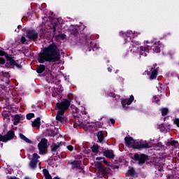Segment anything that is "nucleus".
<instances>
[{
    "label": "nucleus",
    "mask_w": 179,
    "mask_h": 179,
    "mask_svg": "<svg viewBox=\"0 0 179 179\" xmlns=\"http://www.w3.org/2000/svg\"><path fill=\"white\" fill-rule=\"evenodd\" d=\"M59 59V52L58 48L55 44H52L45 48L43 52L39 55L38 62L44 64V62H55Z\"/></svg>",
    "instance_id": "1"
},
{
    "label": "nucleus",
    "mask_w": 179,
    "mask_h": 179,
    "mask_svg": "<svg viewBox=\"0 0 179 179\" xmlns=\"http://www.w3.org/2000/svg\"><path fill=\"white\" fill-rule=\"evenodd\" d=\"M71 102H69L68 99H64L62 102L57 103L56 106L58 108V113L56 116V120L58 122H60L61 124L64 122V117H62V115L65 114V110L69 108Z\"/></svg>",
    "instance_id": "2"
},
{
    "label": "nucleus",
    "mask_w": 179,
    "mask_h": 179,
    "mask_svg": "<svg viewBox=\"0 0 179 179\" xmlns=\"http://www.w3.org/2000/svg\"><path fill=\"white\" fill-rule=\"evenodd\" d=\"M125 143L129 148H134V149H148L150 148L147 142L139 143L131 137L124 138Z\"/></svg>",
    "instance_id": "3"
},
{
    "label": "nucleus",
    "mask_w": 179,
    "mask_h": 179,
    "mask_svg": "<svg viewBox=\"0 0 179 179\" xmlns=\"http://www.w3.org/2000/svg\"><path fill=\"white\" fill-rule=\"evenodd\" d=\"M3 56L6 57V59L8 61V62L6 64L7 68H15V66H16L18 69H22V65L16 63V61H15L10 55L6 54L5 51L0 50V57Z\"/></svg>",
    "instance_id": "4"
},
{
    "label": "nucleus",
    "mask_w": 179,
    "mask_h": 179,
    "mask_svg": "<svg viewBox=\"0 0 179 179\" xmlns=\"http://www.w3.org/2000/svg\"><path fill=\"white\" fill-rule=\"evenodd\" d=\"M131 52L133 54H136V52L142 55L143 57H146L148 55V52H149V45L147 47H140L134 45L132 49L131 50Z\"/></svg>",
    "instance_id": "5"
},
{
    "label": "nucleus",
    "mask_w": 179,
    "mask_h": 179,
    "mask_svg": "<svg viewBox=\"0 0 179 179\" xmlns=\"http://www.w3.org/2000/svg\"><path fill=\"white\" fill-rule=\"evenodd\" d=\"M48 142V141H47V139L42 138L41 142L38 144L40 155H44L45 153V150H47Z\"/></svg>",
    "instance_id": "6"
},
{
    "label": "nucleus",
    "mask_w": 179,
    "mask_h": 179,
    "mask_svg": "<svg viewBox=\"0 0 179 179\" xmlns=\"http://www.w3.org/2000/svg\"><path fill=\"white\" fill-rule=\"evenodd\" d=\"M38 159H40V156L36 153L33 154L32 159L30 162V166L31 169H36L37 167V163H38Z\"/></svg>",
    "instance_id": "7"
},
{
    "label": "nucleus",
    "mask_w": 179,
    "mask_h": 179,
    "mask_svg": "<svg viewBox=\"0 0 179 179\" xmlns=\"http://www.w3.org/2000/svg\"><path fill=\"white\" fill-rule=\"evenodd\" d=\"M103 154L105 157H107V159H111L115 157V154L114 153V151L113 150L105 149L103 150Z\"/></svg>",
    "instance_id": "8"
},
{
    "label": "nucleus",
    "mask_w": 179,
    "mask_h": 179,
    "mask_svg": "<svg viewBox=\"0 0 179 179\" xmlns=\"http://www.w3.org/2000/svg\"><path fill=\"white\" fill-rule=\"evenodd\" d=\"M134 159L136 160H138L139 164H143L145 162H146L148 157L145 155H139V154H135L134 155Z\"/></svg>",
    "instance_id": "9"
},
{
    "label": "nucleus",
    "mask_w": 179,
    "mask_h": 179,
    "mask_svg": "<svg viewBox=\"0 0 179 179\" xmlns=\"http://www.w3.org/2000/svg\"><path fill=\"white\" fill-rule=\"evenodd\" d=\"M138 34H141L139 32H132V31H129L127 33L124 34V36L127 37L126 40L127 41H131V38H134V37H136Z\"/></svg>",
    "instance_id": "10"
},
{
    "label": "nucleus",
    "mask_w": 179,
    "mask_h": 179,
    "mask_svg": "<svg viewBox=\"0 0 179 179\" xmlns=\"http://www.w3.org/2000/svg\"><path fill=\"white\" fill-rule=\"evenodd\" d=\"M27 37L29 40H36L38 37V34L34 30H29L27 31Z\"/></svg>",
    "instance_id": "11"
},
{
    "label": "nucleus",
    "mask_w": 179,
    "mask_h": 179,
    "mask_svg": "<svg viewBox=\"0 0 179 179\" xmlns=\"http://www.w3.org/2000/svg\"><path fill=\"white\" fill-rule=\"evenodd\" d=\"M5 136L6 139H7V142H8V141H12V139L15 138V131L10 130L6 134Z\"/></svg>",
    "instance_id": "12"
},
{
    "label": "nucleus",
    "mask_w": 179,
    "mask_h": 179,
    "mask_svg": "<svg viewBox=\"0 0 179 179\" xmlns=\"http://www.w3.org/2000/svg\"><path fill=\"white\" fill-rule=\"evenodd\" d=\"M157 78V69H152L150 79L153 80Z\"/></svg>",
    "instance_id": "13"
},
{
    "label": "nucleus",
    "mask_w": 179,
    "mask_h": 179,
    "mask_svg": "<svg viewBox=\"0 0 179 179\" xmlns=\"http://www.w3.org/2000/svg\"><path fill=\"white\" fill-rule=\"evenodd\" d=\"M33 128H40V118H36L34 122H32Z\"/></svg>",
    "instance_id": "14"
},
{
    "label": "nucleus",
    "mask_w": 179,
    "mask_h": 179,
    "mask_svg": "<svg viewBox=\"0 0 179 179\" xmlns=\"http://www.w3.org/2000/svg\"><path fill=\"white\" fill-rule=\"evenodd\" d=\"M20 138L22 139V141H24L27 143H31V141L27 138L23 134H20Z\"/></svg>",
    "instance_id": "15"
},
{
    "label": "nucleus",
    "mask_w": 179,
    "mask_h": 179,
    "mask_svg": "<svg viewBox=\"0 0 179 179\" xmlns=\"http://www.w3.org/2000/svg\"><path fill=\"white\" fill-rule=\"evenodd\" d=\"M103 162L104 164H106V166H107V167L109 170H111V169L113 170H114V169H115L114 166H113V165L110 164V163H108L107 162V160H106V159L103 158Z\"/></svg>",
    "instance_id": "16"
},
{
    "label": "nucleus",
    "mask_w": 179,
    "mask_h": 179,
    "mask_svg": "<svg viewBox=\"0 0 179 179\" xmlns=\"http://www.w3.org/2000/svg\"><path fill=\"white\" fill-rule=\"evenodd\" d=\"M45 71V66L41 64L37 69L38 73H43V71Z\"/></svg>",
    "instance_id": "17"
},
{
    "label": "nucleus",
    "mask_w": 179,
    "mask_h": 179,
    "mask_svg": "<svg viewBox=\"0 0 179 179\" xmlns=\"http://www.w3.org/2000/svg\"><path fill=\"white\" fill-rule=\"evenodd\" d=\"M99 145H94L92 147V150L93 153H96V154L99 153Z\"/></svg>",
    "instance_id": "18"
},
{
    "label": "nucleus",
    "mask_w": 179,
    "mask_h": 179,
    "mask_svg": "<svg viewBox=\"0 0 179 179\" xmlns=\"http://www.w3.org/2000/svg\"><path fill=\"white\" fill-rule=\"evenodd\" d=\"M59 146H61L59 144H52L51 146L52 152H56V150H58V149H59Z\"/></svg>",
    "instance_id": "19"
},
{
    "label": "nucleus",
    "mask_w": 179,
    "mask_h": 179,
    "mask_svg": "<svg viewBox=\"0 0 179 179\" xmlns=\"http://www.w3.org/2000/svg\"><path fill=\"white\" fill-rule=\"evenodd\" d=\"M97 138L99 142H103V139H104V137L103 136V132L101 131L98 132Z\"/></svg>",
    "instance_id": "20"
},
{
    "label": "nucleus",
    "mask_w": 179,
    "mask_h": 179,
    "mask_svg": "<svg viewBox=\"0 0 179 179\" xmlns=\"http://www.w3.org/2000/svg\"><path fill=\"white\" fill-rule=\"evenodd\" d=\"M127 175H128V176H135V169H134V168L130 169L127 171Z\"/></svg>",
    "instance_id": "21"
},
{
    "label": "nucleus",
    "mask_w": 179,
    "mask_h": 179,
    "mask_svg": "<svg viewBox=\"0 0 179 179\" xmlns=\"http://www.w3.org/2000/svg\"><path fill=\"white\" fill-rule=\"evenodd\" d=\"M161 112L162 115H167L169 113V109L167 108H164L161 109Z\"/></svg>",
    "instance_id": "22"
},
{
    "label": "nucleus",
    "mask_w": 179,
    "mask_h": 179,
    "mask_svg": "<svg viewBox=\"0 0 179 179\" xmlns=\"http://www.w3.org/2000/svg\"><path fill=\"white\" fill-rule=\"evenodd\" d=\"M134 96H131L130 98L128 99V101L127 103V106H130V104L132 103V101H134Z\"/></svg>",
    "instance_id": "23"
},
{
    "label": "nucleus",
    "mask_w": 179,
    "mask_h": 179,
    "mask_svg": "<svg viewBox=\"0 0 179 179\" xmlns=\"http://www.w3.org/2000/svg\"><path fill=\"white\" fill-rule=\"evenodd\" d=\"M0 142H8L6 136H2L0 134Z\"/></svg>",
    "instance_id": "24"
},
{
    "label": "nucleus",
    "mask_w": 179,
    "mask_h": 179,
    "mask_svg": "<svg viewBox=\"0 0 179 179\" xmlns=\"http://www.w3.org/2000/svg\"><path fill=\"white\" fill-rule=\"evenodd\" d=\"M31 118H34V113H29L27 115V120H31Z\"/></svg>",
    "instance_id": "25"
},
{
    "label": "nucleus",
    "mask_w": 179,
    "mask_h": 179,
    "mask_svg": "<svg viewBox=\"0 0 179 179\" xmlns=\"http://www.w3.org/2000/svg\"><path fill=\"white\" fill-rule=\"evenodd\" d=\"M153 51H154V52H156V53L160 52V48H159V46H157V47L154 46Z\"/></svg>",
    "instance_id": "26"
},
{
    "label": "nucleus",
    "mask_w": 179,
    "mask_h": 179,
    "mask_svg": "<svg viewBox=\"0 0 179 179\" xmlns=\"http://www.w3.org/2000/svg\"><path fill=\"white\" fill-rule=\"evenodd\" d=\"M72 164L74 168L79 167V162L78 161H74L73 162H72Z\"/></svg>",
    "instance_id": "27"
},
{
    "label": "nucleus",
    "mask_w": 179,
    "mask_h": 179,
    "mask_svg": "<svg viewBox=\"0 0 179 179\" xmlns=\"http://www.w3.org/2000/svg\"><path fill=\"white\" fill-rule=\"evenodd\" d=\"M159 100H160V99H159V96H155L152 101H155L157 104L159 103Z\"/></svg>",
    "instance_id": "28"
},
{
    "label": "nucleus",
    "mask_w": 179,
    "mask_h": 179,
    "mask_svg": "<svg viewBox=\"0 0 179 179\" xmlns=\"http://www.w3.org/2000/svg\"><path fill=\"white\" fill-rule=\"evenodd\" d=\"M113 99H115V100H117V101H120V96L118 95L113 94Z\"/></svg>",
    "instance_id": "29"
},
{
    "label": "nucleus",
    "mask_w": 179,
    "mask_h": 179,
    "mask_svg": "<svg viewBox=\"0 0 179 179\" xmlns=\"http://www.w3.org/2000/svg\"><path fill=\"white\" fill-rule=\"evenodd\" d=\"M14 120H15V121H17V122H19V121H20V117L18 115H16L14 117Z\"/></svg>",
    "instance_id": "30"
},
{
    "label": "nucleus",
    "mask_w": 179,
    "mask_h": 179,
    "mask_svg": "<svg viewBox=\"0 0 179 179\" xmlns=\"http://www.w3.org/2000/svg\"><path fill=\"white\" fill-rule=\"evenodd\" d=\"M59 93L56 92L57 94L58 95V99H62V95L61 94V93L62 92V90H61L60 91H58Z\"/></svg>",
    "instance_id": "31"
},
{
    "label": "nucleus",
    "mask_w": 179,
    "mask_h": 179,
    "mask_svg": "<svg viewBox=\"0 0 179 179\" xmlns=\"http://www.w3.org/2000/svg\"><path fill=\"white\" fill-rule=\"evenodd\" d=\"M95 166H97L98 169H101V162H95Z\"/></svg>",
    "instance_id": "32"
},
{
    "label": "nucleus",
    "mask_w": 179,
    "mask_h": 179,
    "mask_svg": "<svg viewBox=\"0 0 179 179\" xmlns=\"http://www.w3.org/2000/svg\"><path fill=\"white\" fill-rule=\"evenodd\" d=\"M121 103H122V106L123 107H125V105L127 104V99H122Z\"/></svg>",
    "instance_id": "33"
},
{
    "label": "nucleus",
    "mask_w": 179,
    "mask_h": 179,
    "mask_svg": "<svg viewBox=\"0 0 179 179\" xmlns=\"http://www.w3.org/2000/svg\"><path fill=\"white\" fill-rule=\"evenodd\" d=\"M0 64H1V65H3V64H5V60H4V59L2 58V57H0Z\"/></svg>",
    "instance_id": "34"
},
{
    "label": "nucleus",
    "mask_w": 179,
    "mask_h": 179,
    "mask_svg": "<svg viewBox=\"0 0 179 179\" xmlns=\"http://www.w3.org/2000/svg\"><path fill=\"white\" fill-rule=\"evenodd\" d=\"M174 123L179 127V119H176Z\"/></svg>",
    "instance_id": "35"
},
{
    "label": "nucleus",
    "mask_w": 179,
    "mask_h": 179,
    "mask_svg": "<svg viewBox=\"0 0 179 179\" xmlns=\"http://www.w3.org/2000/svg\"><path fill=\"white\" fill-rule=\"evenodd\" d=\"M67 148L70 152H72V150H73V146L72 145H69Z\"/></svg>",
    "instance_id": "36"
},
{
    "label": "nucleus",
    "mask_w": 179,
    "mask_h": 179,
    "mask_svg": "<svg viewBox=\"0 0 179 179\" xmlns=\"http://www.w3.org/2000/svg\"><path fill=\"white\" fill-rule=\"evenodd\" d=\"M21 42H22V43H26V38H25L24 36H22V37L21 38Z\"/></svg>",
    "instance_id": "37"
},
{
    "label": "nucleus",
    "mask_w": 179,
    "mask_h": 179,
    "mask_svg": "<svg viewBox=\"0 0 179 179\" xmlns=\"http://www.w3.org/2000/svg\"><path fill=\"white\" fill-rule=\"evenodd\" d=\"M96 160H104V157H96Z\"/></svg>",
    "instance_id": "38"
},
{
    "label": "nucleus",
    "mask_w": 179,
    "mask_h": 179,
    "mask_svg": "<svg viewBox=\"0 0 179 179\" xmlns=\"http://www.w3.org/2000/svg\"><path fill=\"white\" fill-rule=\"evenodd\" d=\"M176 143H177V141H172V142L171 143V145L172 146H174V145H176Z\"/></svg>",
    "instance_id": "39"
},
{
    "label": "nucleus",
    "mask_w": 179,
    "mask_h": 179,
    "mask_svg": "<svg viewBox=\"0 0 179 179\" xmlns=\"http://www.w3.org/2000/svg\"><path fill=\"white\" fill-rule=\"evenodd\" d=\"M110 122H111V124H115V120H114V119H110Z\"/></svg>",
    "instance_id": "40"
},
{
    "label": "nucleus",
    "mask_w": 179,
    "mask_h": 179,
    "mask_svg": "<svg viewBox=\"0 0 179 179\" xmlns=\"http://www.w3.org/2000/svg\"><path fill=\"white\" fill-rule=\"evenodd\" d=\"M62 38H66V36L64 34L61 35Z\"/></svg>",
    "instance_id": "41"
},
{
    "label": "nucleus",
    "mask_w": 179,
    "mask_h": 179,
    "mask_svg": "<svg viewBox=\"0 0 179 179\" xmlns=\"http://www.w3.org/2000/svg\"><path fill=\"white\" fill-rule=\"evenodd\" d=\"M17 124H19V122H17V120H15L14 122V125H17Z\"/></svg>",
    "instance_id": "42"
},
{
    "label": "nucleus",
    "mask_w": 179,
    "mask_h": 179,
    "mask_svg": "<svg viewBox=\"0 0 179 179\" xmlns=\"http://www.w3.org/2000/svg\"><path fill=\"white\" fill-rule=\"evenodd\" d=\"M96 125V123H92V124L89 125V127H94Z\"/></svg>",
    "instance_id": "43"
},
{
    "label": "nucleus",
    "mask_w": 179,
    "mask_h": 179,
    "mask_svg": "<svg viewBox=\"0 0 179 179\" xmlns=\"http://www.w3.org/2000/svg\"><path fill=\"white\" fill-rule=\"evenodd\" d=\"M108 72H111V71H112L111 68L108 67Z\"/></svg>",
    "instance_id": "44"
},
{
    "label": "nucleus",
    "mask_w": 179,
    "mask_h": 179,
    "mask_svg": "<svg viewBox=\"0 0 179 179\" xmlns=\"http://www.w3.org/2000/svg\"><path fill=\"white\" fill-rule=\"evenodd\" d=\"M52 96L53 97H55L57 96V93H53Z\"/></svg>",
    "instance_id": "45"
},
{
    "label": "nucleus",
    "mask_w": 179,
    "mask_h": 179,
    "mask_svg": "<svg viewBox=\"0 0 179 179\" xmlns=\"http://www.w3.org/2000/svg\"><path fill=\"white\" fill-rule=\"evenodd\" d=\"M25 179H31L30 177H29V176H27V177H25L24 178Z\"/></svg>",
    "instance_id": "46"
},
{
    "label": "nucleus",
    "mask_w": 179,
    "mask_h": 179,
    "mask_svg": "<svg viewBox=\"0 0 179 179\" xmlns=\"http://www.w3.org/2000/svg\"><path fill=\"white\" fill-rule=\"evenodd\" d=\"M8 179H19V178H10Z\"/></svg>",
    "instance_id": "47"
},
{
    "label": "nucleus",
    "mask_w": 179,
    "mask_h": 179,
    "mask_svg": "<svg viewBox=\"0 0 179 179\" xmlns=\"http://www.w3.org/2000/svg\"><path fill=\"white\" fill-rule=\"evenodd\" d=\"M41 162H39V167H41Z\"/></svg>",
    "instance_id": "48"
},
{
    "label": "nucleus",
    "mask_w": 179,
    "mask_h": 179,
    "mask_svg": "<svg viewBox=\"0 0 179 179\" xmlns=\"http://www.w3.org/2000/svg\"><path fill=\"white\" fill-rule=\"evenodd\" d=\"M157 43V44H159V42H156Z\"/></svg>",
    "instance_id": "49"
},
{
    "label": "nucleus",
    "mask_w": 179,
    "mask_h": 179,
    "mask_svg": "<svg viewBox=\"0 0 179 179\" xmlns=\"http://www.w3.org/2000/svg\"><path fill=\"white\" fill-rule=\"evenodd\" d=\"M145 43H148V41H145Z\"/></svg>",
    "instance_id": "50"
},
{
    "label": "nucleus",
    "mask_w": 179,
    "mask_h": 179,
    "mask_svg": "<svg viewBox=\"0 0 179 179\" xmlns=\"http://www.w3.org/2000/svg\"><path fill=\"white\" fill-rule=\"evenodd\" d=\"M0 160H1V155H0Z\"/></svg>",
    "instance_id": "51"
}]
</instances>
